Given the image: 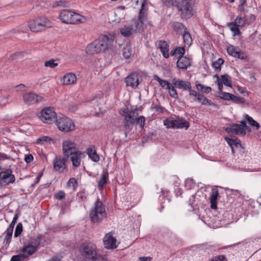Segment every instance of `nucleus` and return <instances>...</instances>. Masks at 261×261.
I'll return each instance as SVG.
<instances>
[{"label":"nucleus","instance_id":"1","mask_svg":"<svg viewBox=\"0 0 261 261\" xmlns=\"http://www.w3.org/2000/svg\"><path fill=\"white\" fill-rule=\"evenodd\" d=\"M114 43V36L105 35L99 39L95 40L86 47V52L90 55L112 49Z\"/></svg>","mask_w":261,"mask_h":261},{"label":"nucleus","instance_id":"2","mask_svg":"<svg viewBox=\"0 0 261 261\" xmlns=\"http://www.w3.org/2000/svg\"><path fill=\"white\" fill-rule=\"evenodd\" d=\"M58 18L63 23L71 24L82 23L86 20L83 16L67 9L62 10L59 13Z\"/></svg>","mask_w":261,"mask_h":261},{"label":"nucleus","instance_id":"3","mask_svg":"<svg viewBox=\"0 0 261 261\" xmlns=\"http://www.w3.org/2000/svg\"><path fill=\"white\" fill-rule=\"evenodd\" d=\"M52 26V23L45 17H40L29 22L28 27L30 31L38 32L44 30L46 28Z\"/></svg>","mask_w":261,"mask_h":261},{"label":"nucleus","instance_id":"4","mask_svg":"<svg viewBox=\"0 0 261 261\" xmlns=\"http://www.w3.org/2000/svg\"><path fill=\"white\" fill-rule=\"evenodd\" d=\"M107 216L105 207L99 200L95 203L94 206L90 213V217L92 222L99 223Z\"/></svg>","mask_w":261,"mask_h":261},{"label":"nucleus","instance_id":"5","mask_svg":"<svg viewBox=\"0 0 261 261\" xmlns=\"http://www.w3.org/2000/svg\"><path fill=\"white\" fill-rule=\"evenodd\" d=\"M164 124L167 128H185L189 127V123L185 119L174 116L167 118L164 120Z\"/></svg>","mask_w":261,"mask_h":261},{"label":"nucleus","instance_id":"6","mask_svg":"<svg viewBox=\"0 0 261 261\" xmlns=\"http://www.w3.org/2000/svg\"><path fill=\"white\" fill-rule=\"evenodd\" d=\"M164 124L167 128H185L189 127V123L185 119L174 116L167 118L164 120Z\"/></svg>","mask_w":261,"mask_h":261},{"label":"nucleus","instance_id":"7","mask_svg":"<svg viewBox=\"0 0 261 261\" xmlns=\"http://www.w3.org/2000/svg\"><path fill=\"white\" fill-rule=\"evenodd\" d=\"M136 109H129L128 108L122 109L120 111L121 115L124 117V127L125 128V135L126 137L127 133L131 129L130 125L135 124V116Z\"/></svg>","mask_w":261,"mask_h":261},{"label":"nucleus","instance_id":"8","mask_svg":"<svg viewBox=\"0 0 261 261\" xmlns=\"http://www.w3.org/2000/svg\"><path fill=\"white\" fill-rule=\"evenodd\" d=\"M81 254L86 258L93 261H97V247L92 243L83 244L80 248Z\"/></svg>","mask_w":261,"mask_h":261},{"label":"nucleus","instance_id":"9","mask_svg":"<svg viewBox=\"0 0 261 261\" xmlns=\"http://www.w3.org/2000/svg\"><path fill=\"white\" fill-rule=\"evenodd\" d=\"M56 125L60 130L64 132H69L75 129L73 121L66 116L56 117Z\"/></svg>","mask_w":261,"mask_h":261},{"label":"nucleus","instance_id":"10","mask_svg":"<svg viewBox=\"0 0 261 261\" xmlns=\"http://www.w3.org/2000/svg\"><path fill=\"white\" fill-rule=\"evenodd\" d=\"M193 2L192 0L182 1L178 5L179 11L181 12V16L185 19H188L193 15Z\"/></svg>","mask_w":261,"mask_h":261},{"label":"nucleus","instance_id":"11","mask_svg":"<svg viewBox=\"0 0 261 261\" xmlns=\"http://www.w3.org/2000/svg\"><path fill=\"white\" fill-rule=\"evenodd\" d=\"M15 181V176L11 169L8 168L0 172V187L5 188Z\"/></svg>","mask_w":261,"mask_h":261},{"label":"nucleus","instance_id":"12","mask_svg":"<svg viewBox=\"0 0 261 261\" xmlns=\"http://www.w3.org/2000/svg\"><path fill=\"white\" fill-rule=\"evenodd\" d=\"M250 131V128L246 125L245 120H242L241 124H232L229 127H227L226 130L228 133H232L237 135L244 136L246 130Z\"/></svg>","mask_w":261,"mask_h":261},{"label":"nucleus","instance_id":"13","mask_svg":"<svg viewBox=\"0 0 261 261\" xmlns=\"http://www.w3.org/2000/svg\"><path fill=\"white\" fill-rule=\"evenodd\" d=\"M56 116V113L53 108H45L41 111L39 117L43 122L50 123L55 119Z\"/></svg>","mask_w":261,"mask_h":261},{"label":"nucleus","instance_id":"14","mask_svg":"<svg viewBox=\"0 0 261 261\" xmlns=\"http://www.w3.org/2000/svg\"><path fill=\"white\" fill-rule=\"evenodd\" d=\"M62 146L64 154L67 158L79 151L74 142L71 140L64 141Z\"/></svg>","mask_w":261,"mask_h":261},{"label":"nucleus","instance_id":"15","mask_svg":"<svg viewBox=\"0 0 261 261\" xmlns=\"http://www.w3.org/2000/svg\"><path fill=\"white\" fill-rule=\"evenodd\" d=\"M23 98L25 103L32 105L40 101L42 97L34 92H28L23 94Z\"/></svg>","mask_w":261,"mask_h":261},{"label":"nucleus","instance_id":"16","mask_svg":"<svg viewBox=\"0 0 261 261\" xmlns=\"http://www.w3.org/2000/svg\"><path fill=\"white\" fill-rule=\"evenodd\" d=\"M116 239L111 233L106 234L103 239L105 247L108 249H113L117 248Z\"/></svg>","mask_w":261,"mask_h":261},{"label":"nucleus","instance_id":"17","mask_svg":"<svg viewBox=\"0 0 261 261\" xmlns=\"http://www.w3.org/2000/svg\"><path fill=\"white\" fill-rule=\"evenodd\" d=\"M73 167L77 168L80 166L82 160L85 157L84 152L78 151L69 156Z\"/></svg>","mask_w":261,"mask_h":261},{"label":"nucleus","instance_id":"18","mask_svg":"<svg viewBox=\"0 0 261 261\" xmlns=\"http://www.w3.org/2000/svg\"><path fill=\"white\" fill-rule=\"evenodd\" d=\"M54 169L56 171L61 173L64 171L66 168L65 160L59 156H56L53 161Z\"/></svg>","mask_w":261,"mask_h":261},{"label":"nucleus","instance_id":"19","mask_svg":"<svg viewBox=\"0 0 261 261\" xmlns=\"http://www.w3.org/2000/svg\"><path fill=\"white\" fill-rule=\"evenodd\" d=\"M125 82L127 86L136 87L139 84L138 73H132L125 78Z\"/></svg>","mask_w":261,"mask_h":261},{"label":"nucleus","instance_id":"20","mask_svg":"<svg viewBox=\"0 0 261 261\" xmlns=\"http://www.w3.org/2000/svg\"><path fill=\"white\" fill-rule=\"evenodd\" d=\"M191 65V60L186 56H180L177 61V67L186 69Z\"/></svg>","mask_w":261,"mask_h":261},{"label":"nucleus","instance_id":"21","mask_svg":"<svg viewBox=\"0 0 261 261\" xmlns=\"http://www.w3.org/2000/svg\"><path fill=\"white\" fill-rule=\"evenodd\" d=\"M145 24L141 20L135 18L132 20V23L130 24L133 28L135 33H140L144 29Z\"/></svg>","mask_w":261,"mask_h":261},{"label":"nucleus","instance_id":"22","mask_svg":"<svg viewBox=\"0 0 261 261\" xmlns=\"http://www.w3.org/2000/svg\"><path fill=\"white\" fill-rule=\"evenodd\" d=\"M172 83L173 85L177 88L182 89L184 90H187L190 88H191V83L188 81H184L176 79H173L172 80Z\"/></svg>","mask_w":261,"mask_h":261},{"label":"nucleus","instance_id":"23","mask_svg":"<svg viewBox=\"0 0 261 261\" xmlns=\"http://www.w3.org/2000/svg\"><path fill=\"white\" fill-rule=\"evenodd\" d=\"M148 4H142L141 8L139 11V16L137 19L141 20L144 23H146L147 20L148 15Z\"/></svg>","mask_w":261,"mask_h":261},{"label":"nucleus","instance_id":"24","mask_svg":"<svg viewBox=\"0 0 261 261\" xmlns=\"http://www.w3.org/2000/svg\"><path fill=\"white\" fill-rule=\"evenodd\" d=\"M219 196L218 190L216 189H213L210 195L211 207L213 210L217 208V198Z\"/></svg>","mask_w":261,"mask_h":261},{"label":"nucleus","instance_id":"25","mask_svg":"<svg viewBox=\"0 0 261 261\" xmlns=\"http://www.w3.org/2000/svg\"><path fill=\"white\" fill-rule=\"evenodd\" d=\"M63 84L69 85L74 84L76 81V77L73 73H68L63 76Z\"/></svg>","mask_w":261,"mask_h":261},{"label":"nucleus","instance_id":"26","mask_svg":"<svg viewBox=\"0 0 261 261\" xmlns=\"http://www.w3.org/2000/svg\"><path fill=\"white\" fill-rule=\"evenodd\" d=\"M169 45L167 42L165 41H160L159 42V47L160 49L163 57L168 58L169 55Z\"/></svg>","mask_w":261,"mask_h":261},{"label":"nucleus","instance_id":"27","mask_svg":"<svg viewBox=\"0 0 261 261\" xmlns=\"http://www.w3.org/2000/svg\"><path fill=\"white\" fill-rule=\"evenodd\" d=\"M225 140L228 144V145L231 147V151L233 153L234 152L235 148H238V147H242L241 141L239 139H234L229 138L228 137H225Z\"/></svg>","mask_w":261,"mask_h":261},{"label":"nucleus","instance_id":"28","mask_svg":"<svg viewBox=\"0 0 261 261\" xmlns=\"http://www.w3.org/2000/svg\"><path fill=\"white\" fill-rule=\"evenodd\" d=\"M121 34L124 37H129L135 33L130 24H126L120 29Z\"/></svg>","mask_w":261,"mask_h":261},{"label":"nucleus","instance_id":"29","mask_svg":"<svg viewBox=\"0 0 261 261\" xmlns=\"http://www.w3.org/2000/svg\"><path fill=\"white\" fill-rule=\"evenodd\" d=\"M227 51L228 54L230 56H232L234 57H237L239 59H244V57L241 56V53L239 50V49H237L232 45L228 46L227 48Z\"/></svg>","mask_w":261,"mask_h":261},{"label":"nucleus","instance_id":"30","mask_svg":"<svg viewBox=\"0 0 261 261\" xmlns=\"http://www.w3.org/2000/svg\"><path fill=\"white\" fill-rule=\"evenodd\" d=\"M183 42L185 46L189 47L192 42V38L187 29H185L182 35Z\"/></svg>","mask_w":261,"mask_h":261},{"label":"nucleus","instance_id":"31","mask_svg":"<svg viewBox=\"0 0 261 261\" xmlns=\"http://www.w3.org/2000/svg\"><path fill=\"white\" fill-rule=\"evenodd\" d=\"M41 240L42 237L40 235L32 237L30 238L28 244L38 248V247L40 244Z\"/></svg>","mask_w":261,"mask_h":261},{"label":"nucleus","instance_id":"32","mask_svg":"<svg viewBox=\"0 0 261 261\" xmlns=\"http://www.w3.org/2000/svg\"><path fill=\"white\" fill-rule=\"evenodd\" d=\"M203 105L213 106L214 103L207 98L203 94H200L196 100Z\"/></svg>","mask_w":261,"mask_h":261},{"label":"nucleus","instance_id":"33","mask_svg":"<svg viewBox=\"0 0 261 261\" xmlns=\"http://www.w3.org/2000/svg\"><path fill=\"white\" fill-rule=\"evenodd\" d=\"M37 250V248L28 244L25 245L22 249V252L27 253V254L29 255L33 254L36 252Z\"/></svg>","mask_w":261,"mask_h":261},{"label":"nucleus","instance_id":"34","mask_svg":"<svg viewBox=\"0 0 261 261\" xmlns=\"http://www.w3.org/2000/svg\"><path fill=\"white\" fill-rule=\"evenodd\" d=\"M87 153L89 157L94 162H98L99 160V156L96 153L95 150L92 148H89L87 149Z\"/></svg>","mask_w":261,"mask_h":261},{"label":"nucleus","instance_id":"35","mask_svg":"<svg viewBox=\"0 0 261 261\" xmlns=\"http://www.w3.org/2000/svg\"><path fill=\"white\" fill-rule=\"evenodd\" d=\"M196 87L198 90H200L205 94L209 93L212 91V88L210 87L205 86L201 84H196Z\"/></svg>","mask_w":261,"mask_h":261},{"label":"nucleus","instance_id":"36","mask_svg":"<svg viewBox=\"0 0 261 261\" xmlns=\"http://www.w3.org/2000/svg\"><path fill=\"white\" fill-rule=\"evenodd\" d=\"M108 179V175L106 174H102L101 176L98 181V187L102 190L105 185H106L107 183V180Z\"/></svg>","mask_w":261,"mask_h":261},{"label":"nucleus","instance_id":"37","mask_svg":"<svg viewBox=\"0 0 261 261\" xmlns=\"http://www.w3.org/2000/svg\"><path fill=\"white\" fill-rule=\"evenodd\" d=\"M133 51L130 46L126 45L122 50V55L125 59H128L132 55Z\"/></svg>","mask_w":261,"mask_h":261},{"label":"nucleus","instance_id":"38","mask_svg":"<svg viewBox=\"0 0 261 261\" xmlns=\"http://www.w3.org/2000/svg\"><path fill=\"white\" fill-rule=\"evenodd\" d=\"M67 6L68 3L67 1L64 0L56 1L52 4V7L54 8L66 7Z\"/></svg>","mask_w":261,"mask_h":261},{"label":"nucleus","instance_id":"39","mask_svg":"<svg viewBox=\"0 0 261 261\" xmlns=\"http://www.w3.org/2000/svg\"><path fill=\"white\" fill-rule=\"evenodd\" d=\"M13 231V229L8 227L5 231V233H6V236L5 238V242L6 245H9L10 244L11 241L10 240L12 236Z\"/></svg>","mask_w":261,"mask_h":261},{"label":"nucleus","instance_id":"40","mask_svg":"<svg viewBox=\"0 0 261 261\" xmlns=\"http://www.w3.org/2000/svg\"><path fill=\"white\" fill-rule=\"evenodd\" d=\"M221 79L224 85L231 87L232 86L230 76L227 74H224L221 76Z\"/></svg>","mask_w":261,"mask_h":261},{"label":"nucleus","instance_id":"41","mask_svg":"<svg viewBox=\"0 0 261 261\" xmlns=\"http://www.w3.org/2000/svg\"><path fill=\"white\" fill-rule=\"evenodd\" d=\"M228 26L230 27V30L234 33V35H239L241 32L239 29V27L233 23V22H230L228 24Z\"/></svg>","mask_w":261,"mask_h":261},{"label":"nucleus","instance_id":"42","mask_svg":"<svg viewBox=\"0 0 261 261\" xmlns=\"http://www.w3.org/2000/svg\"><path fill=\"white\" fill-rule=\"evenodd\" d=\"M185 49L183 47H178L176 48L175 49L171 50V56H174L176 54L179 55L180 56H184V54H185Z\"/></svg>","mask_w":261,"mask_h":261},{"label":"nucleus","instance_id":"43","mask_svg":"<svg viewBox=\"0 0 261 261\" xmlns=\"http://www.w3.org/2000/svg\"><path fill=\"white\" fill-rule=\"evenodd\" d=\"M173 29L176 31H179L184 30L185 31V29H187L182 23L179 22H174L172 24Z\"/></svg>","mask_w":261,"mask_h":261},{"label":"nucleus","instance_id":"44","mask_svg":"<svg viewBox=\"0 0 261 261\" xmlns=\"http://www.w3.org/2000/svg\"><path fill=\"white\" fill-rule=\"evenodd\" d=\"M220 98L224 100H231L232 97H234V95L229 93L220 91Z\"/></svg>","mask_w":261,"mask_h":261},{"label":"nucleus","instance_id":"45","mask_svg":"<svg viewBox=\"0 0 261 261\" xmlns=\"http://www.w3.org/2000/svg\"><path fill=\"white\" fill-rule=\"evenodd\" d=\"M234 24L238 26L239 27H243L245 24V19L240 16H237L234 22Z\"/></svg>","mask_w":261,"mask_h":261},{"label":"nucleus","instance_id":"46","mask_svg":"<svg viewBox=\"0 0 261 261\" xmlns=\"http://www.w3.org/2000/svg\"><path fill=\"white\" fill-rule=\"evenodd\" d=\"M245 118L251 126L255 127L257 129L259 127V124L251 117L249 116L247 114H246Z\"/></svg>","mask_w":261,"mask_h":261},{"label":"nucleus","instance_id":"47","mask_svg":"<svg viewBox=\"0 0 261 261\" xmlns=\"http://www.w3.org/2000/svg\"><path fill=\"white\" fill-rule=\"evenodd\" d=\"M224 61L222 58H219L213 63V67L216 70H220L221 66L223 64Z\"/></svg>","mask_w":261,"mask_h":261},{"label":"nucleus","instance_id":"48","mask_svg":"<svg viewBox=\"0 0 261 261\" xmlns=\"http://www.w3.org/2000/svg\"><path fill=\"white\" fill-rule=\"evenodd\" d=\"M214 79H216V81L215 84L218 86V89L220 91H222L223 89V82L222 79L217 74H215L213 76Z\"/></svg>","mask_w":261,"mask_h":261},{"label":"nucleus","instance_id":"49","mask_svg":"<svg viewBox=\"0 0 261 261\" xmlns=\"http://www.w3.org/2000/svg\"><path fill=\"white\" fill-rule=\"evenodd\" d=\"M167 90H168L169 95L173 97V98H177V93L176 89L174 87V86L172 85H170V86H169Z\"/></svg>","mask_w":261,"mask_h":261},{"label":"nucleus","instance_id":"50","mask_svg":"<svg viewBox=\"0 0 261 261\" xmlns=\"http://www.w3.org/2000/svg\"><path fill=\"white\" fill-rule=\"evenodd\" d=\"M77 182L75 178H70L68 181L67 183V186L68 187H72L73 190H75L76 187H77Z\"/></svg>","mask_w":261,"mask_h":261},{"label":"nucleus","instance_id":"51","mask_svg":"<svg viewBox=\"0 0 261 261\" xmlns=\"http://www.w3.org/2000/svg\"><path fill=\"white\" fill-rule=\"evenodd\" d=\"M27 257L24 254H19L16 255H13L10 261H22Z\"/></svg>","mask_w":261,"mask_h":261},{"label":"nucleus","instance_id":"52","mask_svg":"<svg viewBox=\"0 0 261 261\" xmlns=\"http://www.w3.org/2000/svg\"><path fill=\"white\" fill-rule=\"evenodd\" d=\"M58 63H55V60L54 59H50L48 61H46L44 63V65L46 67H48L51 68H54L58 66Z\"/></svg>","mask_w":261,"mask_h":261},{"label":"nucleus","instance_id":"53","mask_svg":"<svg viewBox=\"0 0 261 261\" xmlns=\"http://www.w3.org/2000/svg\"><path fill=\"white\" fill-rule=\"evenodd\" d=\"M22 231V224L21 223H19L15 228L14 232V237H18L21 233Z\"/></svg>","mask_w":261,"mask_h":261},{"label":"nucleus","instance_id":"54","mask_svg":"<svg viewBox=\"0 0 261 261\" xmlns=\"http://www.w3.org/2000/svg\"><path fill=\"white\" fill-rule=\"evenodd\" d=\"M135 124H139L140 127L143 128L145 124V117L140 116L135 119Z\"/></svg>","mask_w":261,"mask_h":261},{"label":"nucleus","instance_id":"55","mask_svg":"<svg viewBox=\"0 0 261 261\" xmlns=\"http://www.w3.org/2000/svg\"><path fill=\"white\" fill-rule=\"evenodd\" d=\"M189 91V95L191 96L194 97V100H196L200 94V93H197L196 91L192 90L191 88L188 89Z\"/></svg>","mask_w":261,"mask_h":261},{"label":"nucleus","instance_id":"56","mask_svg":"<svg viewBox=\"0 0 261 261\" xmlns=\"http://www.w3.org/2000/svg\"><path fill=\"white\" fill-rule=\"evenodd\" d=\"M51 140V139L47 137V136H43L42 137L39 138L37 140V144H41L43 142H47Z\"/></svg>","mask_w":261,"mask_h":261},{"label":"nucleus","instance_id":"57","mask_svg":"<svg viewBox=\"0 0 261 261\" xmlns=\"http://www.w3.org/2000/svg\"><path fill=\"white\" fill-rule=\"evenodd\" d=\"M231 100L237 103H243L245 102L243 98L240 96H236L235 95H234V97H232Z\"/></svg>","mask_w":261,"mask_h":261},{"label":"nucleus","instance_id":"58","mask_svg":"<svg viewBox=\"0 0 261 261\" xmlns=\"http://www.w3.org/2000/svg\"><path fill=\"white\" fill-rule=\"evenodd\" d=\"M179 0H162L163 3L168 7L173 6L177 3Z\"/></svg>","mask_w":261,"mask_h":261},{"label":"nucleus","instance_id":"59","mask_svg":"<svg viewBox=\"0 0 261 261\" xmlns=\"http://www.w3.org/2000/svg\"><path fill=\"white\" fill-rule=\"evenodd\" d=\"M18 218V215L17 214H16L14 215V217H13V220H12L11 224L9 226L8 228H10L11 229H14V227L17 221Z\"/></svg>","mask_w":261,"mask_h":261},{"label":"nucleus","instance_id":"60","mask_svg":"<svg viewBox=\"0 0 261 261\" xmlns=\"http://www.w3.org/2000/svg\"><path fill=\"white\" fill-rule=\"evenodd\" d=\"M159 84L162 87L166 90L171 85L167 81L164 80H162Z\"/></svg>","mask_w":261,"mask_h":261},{"label":"nucleus","instance_id":"61","mask_svg":"<svg viewBox=\"0 0 261 261\" xmlns=\"http://www.w3.org/2000/svg\"><path fill=\"white\" fill-rule=\"evenodd\" d=\"M34 158L32 154H28L25 155L24 161L27 163H30L33 161Z\"/></svg>","mask_w":261,"mask_h":261},{"label":"nucleus","instance_id":"62","mask_svg":"<svg viewBox=\"0 0 261 261\" xmlns=\"http://www.w3.org/2000/svg\"><path fill=\"white\" fill-rule=\"evenodd\" d=\"M77 198L80 200L84 201L86 199V195L84 192H79L77 194Z\"/></svg>","mask_w":261,"mask_h":261},{"label":"nucleus","instance_id":"63","mask_svg":"<svg viewBox=\"0 0 261 261\" xmlns=\"http://www.w3.org/2000/svg\"><path fill=\"white\" fill-rule=\"evenodd\" d=\"M214 258L215 261H227V258L224 255L216 256Z\"/></svg>","mask_w":261,"mask_h":261},{"label":"nucleus","instance_id":"64","mask_svg":"<svg viewBox=\"0 0 261 261\" xmlns=\"http://www.w3.org/2000/svg\"><path fill=\"white\" fill-rule=\"evenodd\" d=\"M65 197V193L63 191H60L57 195L56 198L59 200H61Z\"/></svg>","mask_w":261,"mask_h":261}]
</instances>
